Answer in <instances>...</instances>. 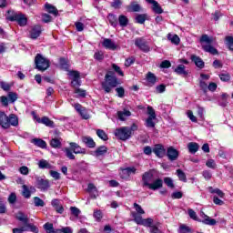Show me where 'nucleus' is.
<instances>
[{"mask_svg": "<svg viewBox=\"0 0 233 233\" xmlns=\"http://www.w3.org/2000/svg\"><path fill=\"white\" fill-rule=\"evenodd\" d=\"M142 183L143 187H147L149 190H159V188L163 187V179L157 178L154 180V173L152 171L146 172L142 176Z\"/></svg>", "mask_w": 233, "mask_h": 233, "instance_id": "nucleus-1", "label": "nucleus"}, {"mask_svg": "<svg viewBox=\"0 0 233 233\" xmlns=\"http://www.w3.org/2000/svg\"><path fill=\"white\" fill-rule=\"evenodd\" d=\"M137 128L138 127L136 124H132L131 127H122L116 129L115 136L121 141H127V139H130V137H132V135L137 130Z\"/></svg>", "mask_w": 233, "mask_h": 233, "instance_id": "nucleus-2", "label": "nucleus"}, {"mask_svg": "<svg viewBox=\"0 0 233 233\" xmlns=\"http://www.w3.org/2000/svg\"><path fill=\"white\" fill-rule=\"evenodd\" d=\"M117 86V77L114 75L106 74L105 76V81L102 82V88L106 92V94H110L112 92V88H116Z\"/></svg>", "mask_w": 233, "mask_h": 233, "instance_id": "nucleus-3", "label": "nucleus"}, {"mask_svg": "<svg viewBox=\"0 0 233 233\" xmlns=\"http://www.w3.org/2000/svg\"><path fill=\"white\" fill-rule=\"evenodd\" d=\"M7 19L9 21H16L20 26H26V23H28V18L25 15L14 11L7 12Z\"/></svg>", "mask_w": 233, "mask_h": 233, "instance_id": "nucleus-4", "label": "nucleus"}, {"mask_svg": "<svg viewBox=\"0 0 233 233\" xmlns=\"http://www.w3.org/2000/svg\"><path fill=\"white\" fill-rule=\"evenodd\" d=\"M35 65L37 70L45 72V70H47L50 67V60L43 56L41 54H37L35 58Z\"/></svg>", "mask_w": 233, "mask_h": 233, "instance_id": "nucleus-5", "label": "nucleus"}, {"mask_svg": "<svg viewBox=\"0 0 233 233\" xmlns=\"http://www.w3.org/2000/svg\"><path fill=\"white\" fill-rule=\"evenodd\" d=\"M15 218L18 221L24 223V225H25V227H27L30 229V232L39 233V228H37L35 225L28 223V216L25 213L19 211L15 214Z\"/></svg>", "mask_w": 233, "mask_h": 233, "instance_id": "nucleus-6", "label": "nucleus"}, {"mask_svg": "<svg viewBox=\"0 0 233 233\" xmlns=\"http://www.w3.org/2000/svg\"><path fill=\"white\" fill-rule=\"evenodd\" d=\"M132 217L134 218L135 223L137 225H142L143 227H152L154 225V219L152 218H143L142 216L137 215V213L133 212Z\"/></svg>", "mask_w": 233, "mask_h": 233, "instance_id": "nucleus-7", "label": "nucleus"}, {"mask_svg": "<svg viewBox=\"0 0 233 233\" xmlns=\"http://www.w3.org/2000/svg\"><path fill=\"white\" fill-rule=\"evenodd\" d=\"M153 152L157 157H165L167 155V149H165V146L161 144L155 145Z\"/></svg>", "mask_w": 233, "mask_h": 233, "instance_id": "nucleus-8", "label": "nucleus"}, {"mask_svg": "<svg viewBox=\"0 0 233 233\" xmlns=\"http://www.w3.org/2000/svg\"><path fill=\"white\" fill-rule=\"evenodd\" d=\"M68 76L72 77L71 85L74 88H77V86H81V82L79 81V72L77 71H69Z\"/></svg>", "mask_w": 233, "mask_h": 233, "instance_id": "nucleus-9", "label": "nucleus"}, {"mask_svg": "<svg viewBox=\"0 0 233 233\" xmlns=\"http://www.w3.org/2000/svg\"><path fill=\"white\" fill-rule=\"evenodd\" d=\"M34 192H35V187L26 185L22 186V196L26 199H29V198L32 196V193Z\"/></svg>", "mask_w": 233, "mask_h": 233, "instance_id": "nucleus-10", "label": "nucleus"}, {"mask_svg": "<svg viewBox=\"0 0 233 233\" xmlns=\"http://www.w3.org/2000/svg\"><path fill=\"white\" fill-rule=\"evenodd\" d=\"M135 45L136 46L140 48L142 52H150V47L148 46V45H147V42H145L143 38H137L135 41Z\"/></svg>", "mask_w": 233, "mask_h": 233, "instance_id": "nucleus-11", "label": "nucleus"}, {"mask_svg": "<svg viewBox=\"0 0 233 233\" xmlns=\"http://www.w3.org/2000/svg\"><path fill=\"white\" fill-rule=\"evenodd\" d=\"M167 156L169 161H176L179 157V152L173 147H170L167 148Z\"/></svg>", "mask_w": 233, "mask_h": 233, "instance_id": "nucleus-12", "label": "nucleus"}, {"mask_svg": "<svg viewBox=\"0 0 233 233\" xmlns=\"http://www.w3.org/2000/svg\"><path fill=\"white\" fill-rule=\"evenodd\" d=\"M200 218H202V223L204 225H209L210 227H214V225H217L218 221L214 218H210L208 215H206L204 212L200 213Z\"/></svg>", "mask_w": 233, "mask_h": 233, "instance_id": "nucleus-13", "label": "nucleus"}, {"mask_svg": "<svg viewBox=\"0 0 233 233\" xmlns=\"http://www.w3.org/2000/svg\"><path fill=\"white\" fill-rule=\"evenodd\" d=\"M41 32H43V30L41 29V25L33 26L29 31L31 39H37V37L41 35Z\"/></svg>", "mask_w": 233, "mask_h": 233, "instance_id": "nucleus-14", "label": "nucleus"}, {"mask_svg": "<svg viewBox=\"0 0 233 233\" xmlns=\"http://www.w3.org/2000/svg\"><path fill=\"white\" fill-rule=\"evenodd\" d=\"M71 150H73L74 154H86V149L81 147L77 143L71 142L69 143Z\"/></svg>", "mask_w": 233, "mask_h": 233, "instance_id": "nucleus-15", "label": "nucleus"}, {"mask_svg": "<svg viewBox=\"0 0 233 233\" xmlns=\"http://www.w3.org/2000/svg\"><path fill=\"white\" fill-rule=\"evenodd\" d=\"M6 119L8 128H10V127H17V125H19V118H17V116H15V114H11L9 115V116H6Z\"/></svg>", "mask_w": 233, "mask_h": 233, "instance_id": "nucleus-16", "label": "nucleus"}, {"mask_svg": "<svg viewBox=\"0 0 233 233\" xmlns=\"http://www.w3.org/2000/svg\"><path fill=\"white\" fill-rule=\"evenodd\" d=\"M35 119H36L37 123H41L42 125H46V127L54 128V121L50 120V118L47 116H43L42 118L39 116H35Z\"/></svg>", "mask_w": 233, "mask_h": 233, "instance_id": "nucleus-17", "label": "nucleus"}, {"mask_svg": "<svg viewBox=\"0 0 233 233\" xmlns=\"http://www.w3.org/2000/svg\"><path fill=\"white\" fill-rule=\"evenodd\" d=\"M147 3H149V5H152V10L155 12V14H163V8H161V5H159V3H157L156 0H146Z\"/></svg>", "mask_w": 233, "mask_h": 233, "instance_id": "nucleus-18", "label": "nucleus"}, {"mask_svg": "<svg viewBox=\"0 0 233 233\" xmlns=\"http://www.w3.org/2000/svg\"><path fill=\"white\" fill-rule=\"evenodd\" d=\"M103 47L106 48L107 50H116L117 48V46H116V43L112 41L110 38H106L104 39L103 43Z\"/></svg>", "mask_w": 233, "mask_h": 233, "instance_id": "nucleus-19", "label": "nucleus"}, {"mask_svg": "<svg viewBox=\"0 0 233 233\" xmlns=\"http://www.w3.org/2000/svg\"><path fill=\"white\" fill-rule=\"evenodd\" d=\"M130 116H132V112H130L128 109H124L117 112V117L120 121H127Z\"/></svg>", "mask_w": 233, "mask_h": 233, "instance_id": "nucleus-20", "label": "nucleus"}, {"mask_svg": "<svg viewBox=\"0 0 233 233\" xmlns=\"http://www.w3.org/2000/svg\"><path fill=\"white\" fill-rule=\"evenodd\" d=\"M82 142L85 143L86 147H87L88 148H96V142L91 137H82Z\"/></svg>", "mask_w": 233, "mask_h": 233, "instance_id": "nucleus-21", "label": "nucleus"}, {"mask_svg": "<svg viewBox=\"0 0 233 233\" xmlns=\"http://www.w3.org/2000/svg\"><path fill=\"white\" fill-rule=\"evenodd\" d=\"M191 61H193V63H195V65H196V66H198V68L205 67V62H203V59H201V57H199L196 55L191 56Z\"/></svg>", "mask_w": 233, "mask_h": 233, "instance_id": "nucleus-22", "label": "nucleus"}, {"mask_svg": "<svg viewBox=\"0 0 233 233\" xmlns=\"http://www.w3.org/2000/svg\"><path fill=\"white\" fill-rule=\"evenodd\" d=\"M187 67L184 65H178L175 69L176 74L178 76H182L183 77H187L188 76V71L186 69Z\"/></svg>", "mask_w": 233, "mask_h": 233, "instance_id": "nucleus-23", "label": "nucleus"}, {"mask_svg": "<svg viewBox=\"0 0 233 233\" xmlns=\"http://www.w3.org/2000/svg\"><path fill=\"white\" fill-rule=\"evenodd\" d=\"M51 205L52 207H54L55 210H56L58 214H63L65 208H63V206L60 205L59 199L52 200Z\"/></svg>", "mask_w": 233, "mask_h": 233, "instance_id": "nucleus-24", "label": "nucleus"}, {"mask_svg": "<svg viewBox=\"0 0 233 233\" xmlns=\"http://www.w3.org/2000/svg\"><path fill=\"white\" fill-rule=\"evenodd\" d=\"M127 12H141V5L137 2H131L129 5L127 6Z\"/></svg>", "mask_w": 233, "mask_h": 233, "instance_id": "nucleus-25", "label": "nucleus"}, {"mask_svg": "<svg viewBox=\"0 0 233 233\" xmlns=\"http://www.w3.org/2000/svg\"><path fill=\"white\" fill-rule=\"evenodd\" d=\"M0 127L2 128H8V121L6 118V113L0 111Z\"/></svg>", "mask_w": 233, "mask_h": 233, "instance_id": "nucleus-26", "label": "nucleus"}, {"mask_svg": "<svg viewBox=\"0 0 233 233\" xmlns=\"http://www.w3.org/2000/svg\"><path fill=\"white\" fill-rule=\"evenodd\" d=\"M62 142V137H55L51 139L50 146L52 147V148H61Z\"/></svg>", "mask_w": 233, "mask_h": 233, "instance_id": "nucleus-27", "label": "nucleus"}, {"mask_svg": "<svg viewBox=\"0 0 233 233\" xmlns=\"http://www.w3.org/2000/svg\"><path fill=\"white\" fill-rule=\"evenodd\" d=\"M187 149L190 154H196L199 150V144L196 142H190L187 144Z\"/></svg>", "mask_w": 233, "mask_h": 233, "instance_id": "nucleus-28", "label": "nucleus"}, {"mask_svg": "<svg viewBox=\"0 0 233 233\" xmlns=\"http://www.w3.org/2000/svg\"><path fill=\"white\" fill-rule=\"evenodd\" d=\"M146 79L149 85H156L157 83V77L152 72H148L146 76Z\"/></svg>", "mask_w": 233, "mask_h": 233, "instance_id": "nucleus-29", "label": "nucleus"}, {"mask_svg": "<svg viewBox=\"0 0 233 233\" xmlns=\"http://www.w3.org/2000/svg\"><path fill=\"white\" fill-rule=\"evenodd\" d=\"M38 167L39 168H43V169H47V170H52V168H54V167L48 163V161L45 160V159H41L38 162Z\"/></svg>", "mask_w": 233, "mask_h": 233, "instance_id": "nucleus-30", "label": "nucleus"}, {"mask_svg": "<svg viewBox=\"0 0 233 233\" xmlns=\"http://www.w3.org/2000/svg\"><path fill=\"white\" fill-rule=\"evenodd\" d=\"M118 23L122 28H125L126 26H128V17L125 15H121L118 16Z\"/></svg>", "mask_w": 233, "mask_h": 233, "instance_id": "nucleus-31", "label": "nucleus"}, {"mask_svg": "<svg viewBox=\"0 0 233 233\" xmlns=\"http://www.w3.org/2000/svg\"><path fill=\"white\" fill-rule=\"evenodd\" d=\"M49 187H50V184L48 183V180H45V179L38 180V188H40V190H48Z\"/></svg>", "mask_w": 233, "mask_h": 233, "instance_id": "nucleus-32", "label": "nucleus"}, {"mask_svg": "<svg viewBox=\"0 0 233 233\" xmlns=\"http://www.w3.org/2000/svg\"><path fill=\"white\" fill-rule=\"evenodd\" d=\"M202 47H203V50H205V52H208L209 54H212L213 56H216V54H218V49L214 48V46H212L210 44L203 45Z\"/></svg>", "mask_w": 233, "mask_h": 233, "instance_id": "nucleus-33", "label": "nucleus"}, {"mask_svg": "<svg viewBox=\"0 0 233 233\" xmlns=\"http://www.w3.org/2000/svg\"><path fill=\"white\" fill-rule=\"evenodd\" d=\"M46 10L48 14H52L53 15H57V14H59L57 8L50 4H46Z\"/></svg>", "mask_w": 233, "mask_h": 233, "instance_id": "nucleus-34", "label": "nucleus"}, {"mask_svg": "<svg viewBox=\"0 0 233 233\" xmlns=\"http://www.w3.org/2000/svg\"><path fill=\"white\" fill-rule=\"evenodd\" d=\"M200 43H206L207 45H212V43H214V37L208 36V35H203L200 38Z\"/></svg>", "mask_w": 233, "mask_h": 233, "instance_id": "nucleus-35", "label": "nucleus"}, {"mask_svg": "<svg viewBox=\"0 0 233 233\" xmlns=\"http://www.w3.org/2000/svg\"><path fill=\"white\" fill-rule=\"evenodd\" d=\"M32 143L40 148H45L46 147V142L41 138H35L32 140Z\"/></svg>", "mask_w": 233, "mask_h": 233, "instance_id": "nucleus-36", "label": "nucleus"}, {"mask_svg": "<svg viewBox=\"0 0 233 233\" xmlns=\"http://www.w3.org/2000/svg\"><path fill=\"white\" fill-rule=\"evenodd\" d=\"M108 151V148L105 146H101L96 148L95 151V156L99 157V156H105V154Z\"/></svg>", "mask_w": 233, "mask_h": 233, "instance_id": "nucleus-37", "label": "nucleus"}, {"mask_svg": "<svg viewBox=\"0 0 233 233\" xmlns=\"http://www.w3.org/2000/svg\"><path fill=\"white\" fill-rule=\"evenodd\" d=\"M96 136L103 141H108V135L103 129H96Z\"/></svg>", "mask_w": 233, "mask_h": 233, "instance_id": "nucleus-38", "label": "nucleus"}, {"mask_svg": "<svg viewBox=\"0 0 233 233\" xmlns=\"http://www.w3.org/2000/svg\"><path fill=\"white\" fill-rule=\"evenodd\" d=\"M167 39L168 41H171V43L173 45H179V36L177 35H171V34H168L167 35Z\"/></svg>", "mask_w": 233, "mask_h": 233, "instance_id": "nucleus-39", "label": "nucleus"}, {"mask_svg": "<svg viewBox=\"0 0 233 233\" xmlns=\"http://www.w3.org/2000/svg\"><path fill=\"white\" fill-rule=\"evenodd\" d=\"M107 19H108L111 26H114L115 28H116V26H117V17L114 14H109L107 15Z\"/></svg>", "mask_w": 233, "mask_h": 233, "instance_id": "nucleus-40", "label": "nucleus"}, {"mask_svg": "<svg viewBox=\"0 0 233 233\" xmlns=\"http://www.w3.org/2000/svg\"><path fill=\"white\" fill-rule=\"evenodd\" d=\"M176 174L179 181H183V183H187V175L185 174V172H183V170L177 169Z\"/></svg>", "mask_w": 233, "mask_h": 233, "instance_id": "nucleus-41", "label": "nucleus"}, {"mask_svg": "<svg viewBox=\"0 0 233 233\" xmlns=\"http://www.w3.org/2000/svg\"><path fill=\"white\" fill-rule=\"evenodd\" d=\"M72 151L73 150L71 147H66L64 149V152L68 159H76V156L74 155V153Z\"/></svg>", "mask_w": 233, "mask_h": 233, "instance_id": "nucleus-42", "label": "nucleus"}, {"mask_svg": "<svg viewBox=\"0 0 233 233\" xmlns=\"http://www.w3.org/2000/svg\"><path fill=\"white\" fill-rule=\"evenodd\" d=\"M133 206L137 212V216H143V214H145V209L139 204L134 203Z\"/></svg>", "mask_w": 233, "mask_h": 233, "instance_id": "nucleus-43", "label": "nucleus"}, {"mask_svg": "<svg viewBox=\"0 0 233 233\" xmlns=\"http://www.w3.org/2000/svg\"><path fill=\"white\" fill-rule=\"evenodd\" d=\"M136 21H137V23H138L139 25H144L145 22L147 21V15H146V14L137 15L136 16Z\"/></svg>", "mask_w": 233, "mask_h": 233, "instance_id": "nucleus-44", "label": "nucleus"}, {"mask_svg": "<svg viewBox=\"0 0 233 233\" xmlns=\"http://www.w3.org/2000/svg\"><path fill=\"white\" fill-rule=\"evenodd\" d=\"M218 77L224 83H228V81H230V74L228 73H221L218 75Z\"/></svg>", "mask_w": 233, "mask_h": 233, "instance_id": "nucleus-45", "label": "nucleus"}, {"mask_svg": "<svg viewBox=\"0 0 233 233\" xmlns=\"http://www.w3.org/2000/svg\"><path fill=\"white\" fill-rule=\"evenodd\" d=\"M7 201L10 205H15V202L17 201V195H15V193H11L7 198Z\"/></svg>", "mask_w": 233, "mask_h": 233, "instance_id": "nucleus-46", "label": "nucleus"}, {"mask_svg": "<svg viewBox=\"0 0 233 233\" xmlns=\"http://www.w3.org/2000/svg\"><path fill=\"white\" fill-rule=\"evenodd\" d=\"M226 45L233 52V36H226Z\"/></svg>", "mask_w": 233, "mask_h": 233, "instance_id": "nucleus-47", "label": "nucleus"}, {"mask_svg": "<svg viewBox=\"0 0 233 233\" xmlns=\"http://www.w3.org/2000/svg\"><path fill=\"white\" fill-rule=\"evenodd\" d=\"M93 216L96 221H101V219H103V212L99 209H96L93 213Z\"/></svg>", "mask_w": 233, "mask_h": 233, "instance_id": "nucleus-48", "label": "nucleus"}, {"mask_svg": "<svg viewBox=\"0 0 233 233\" xmlns=\"http://www.w3.org/2000/svg\"><path fill=\"white\" fill-rule=\"evenodd\" d=\"M154 119L156 118H152L150 116L147 118L146 127H147V128H154V127H156V123H154Z\"/></svg>", "mask_w": 233, "mask_h": 233, "instance_id": "nucleus-49", "label": "nucleus"}, {"mask_svg": "<svg viewBox=\"0 0 233 233\" xmlns=\"http://www.w3.org/2000/svg\"><path fill=\"white\" fill-rule=\"evenodd\" d=\"M94 58L96 59V61H103V59H105V53H103V51H97L95 53Z\"/></svg>", "mask_w": 233, "mask_h": 233, "instance_id": "nucleus-50", "label": "nucleus"}, {"mask_svg": "<svg viewBox=\"0 0 233 233\" xmlns=\"http://www.w3.org/2000/svg\"><path fill=\"white\" fill-rule=\"evenodd\" d=\"M28 230H30V228L26 227V226H24V227H21L19 228H13V233H23V232H28Z\"/></svg>", "mask_w": 233, "mask_h": 233, "instance_id": "nucleus-51", "label": "nucleus"}, {"mask_svg": "<svg viewBox=\"0 0 233 233\" xmlns=\"http://www.w3.org/2000/svg\"><path fill=\"white\" fill-rule=\"evenodd\" d=\"M164 183L168 187V188H174V180L171 177H165Z\"/></svg>", "mask_w": 233, "mask_h": 233, "instance_id": "nucleus-52", "label": "nucleus"}, {"mask_svg": "<svg viewBox=\"0 0 233 233\" xmlns=\"http://www.w3.org/2000/svg\"><path fill=\"white\" fill-rule=\"evenodd\" d=\"M44 228L47 233H54V224L52 223H46Z\"/></svg>", "mask_w": 233, "mask_h": 233, "instance_id": "nucleus-53", "label": "nucleus"}, {"mask_svg": "<svg viewBox=\"0 0 233 233\" xmlns=\"http://www.w3.org/2000/svg\"><path fill=\"white\" fill-rule=\"evenodd\" d=\"M35 207H45V201L43 199L35 197L34 198Z\"/></svg>", "mask_w": 233, "mask_h": 233, "instance_id": "nucleus-54", "label": "nucleus"}, {"mask_svg": "<svg viewBox=\"0 0 233 233\" xmlns=\"http://www.w3.org/2000/svg\"><path fill=\"white\" fill-rule=\"evenodd\" d=\"M187 116L190 119V121H192V123H198V117L194 116V113L191 110H188L187 112Z\"/></svg>", "mask_w": 233, "mask_h": 233, "instance_id": "nucleus-55", "label": "nucleus"}, {"mask_svg": "<svg viewBox=\"0 0 233 233\" xmlns=\"http://www.w3.org/2000/svg\"><path fill=\"white\" fill-rule=\"evenodd\" d=\"M187 213L189 218H191V219H194V221H200L198 218V214H196V211H194L193 209H188Z\"/></svg>", "mask_w": 233, "mask_h": 233, "instance_id": "nucleus-56", "label": "nucleus"}, {"mask_svg": "<svg viewBox=\"0 0 233 233\" xmlns=\"http://www.w3.org/2000/svg\"><path fill=\"white\" fill-rule=\"evenodd\" d=\"M19 172L23 176H28V174L30 173V169L28 168V167L23 166L19 168Z\"/></svg>", "mask_w": 233, "mask_h": 233, "instance_id": "nucleus-57", "label": "nucleus"}, {"mask_svg": "<svg viewBox=\"0 0 233 233\" xmlns=\"http://www.w3.org/2000/svg\"><path fill=\"white\" fill-rule=\"evenodd\" d=\"M179 233H192V229L187 226L182 225L179 228Z\"/></svg>", "mask_w": 233, "mask_h": 233, "instance_id": "nucleus-58", "label": "nucleus"}, {"mask_svg": "<svg viewBox=\"0 0 233 233\" xmlns=\"http://www.w3.org/2000/svg\"><path fill=\"white\" fill-rule=\"evenodd\" d=\"M147 114L148 117H152L156 119V110H154L153 106H147Z\"/></svg>", "mask_w": 233, "mask_h": 233, "instance_id": "nucleus-59", "label": "nucleus"}, {"mask_svg": "<svg viewBox=\"0 0 233 233\" xmlns=\"http://www.w3.org/2000/svg\"><path fill=\"white\" fill-rule=\"evenodd\" d=\"M121 5H123V1H121V0H114L111 3V6L113 8H121Z\"/></svg>", "mask_w": 233, "mask_h": 233, "instance_id": "nucleus-60", "label": "nucleus"}, {"mask_svg": "<svg viewBox=\"0 0 233 233\" xmlns=\"http://www.w3.org/2000/svg\"><path fill=\"white\" fill-rule=\"evenodd\" d=\"M78 114H80V116L83 117V119L90 118V115L88 114V111H86V109L85 107Z\"/></svg>", "mask_w": 233, "mask_h": 233, "instance_id": "nucleus-61", "label": "nucleus"}, {"mask_svg": "<svg viewBox=\"0 0 233 233\" xmlns=\"http://www.w3.org/2000/svg\"><path fill=\"white\" fill-rule=\"evenodd\" d=\"M134 63H136V58L133 56L128 57L126 59L125 66H131V65H134Z\"/></svg>", "mask_w": 233, "mask_h": 233, "instance_id": "nucleus-62", "label": "nucleus"}, {"mask_svg": "<svg viewBox=\"0 0 233 233\" xmlns=\"http://www.w3.org/2000/svg\"><path fill=\"white\" fill-rule=\"evenodd\" d=\"M172 66V64L168 60H164L160 64V68H170Z\"/></svg>", "mask_w": 233, "mask_h": 233, "instance_id": "nucleus-63", "label": "nucleus"}, {"mask_svg": "<svg viewBox=\"0 0 233 233\" xmlns=\"http://www.w3.org/2000/svg\"><path fill=\"white\" fill-rule=\"evenodd\" d=\"M206 166H207L208 168H216V161H214V159H208V160L206 162Z\"/></svg>", "mask_w": 233, "mask_h": 233, "instance_id": "nucleus-64", "label": "nucleus"}]
</instances>
